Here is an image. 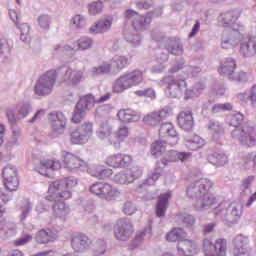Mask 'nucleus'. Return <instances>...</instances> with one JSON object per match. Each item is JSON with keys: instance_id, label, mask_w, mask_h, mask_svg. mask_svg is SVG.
<instances>
[{"instance_id": "f257e3e1", "label": "nucleus", "mask_w": 256, "mask_h": 256, "mask_svg": "<svg viewBox=\"0 0 256 256\" xmlns=\"http://www.w3.org/2000/svg\"><path fill=\"white\" fill-rule=\"evenodd\" d=\"M77 183V178L68 176L49 184L46 200L54 203L52 206L54 217L65 219L69 215V206L65 201L73 197V189L77 187Z\"/></svg>"}, {"instance_id": "f03ea898", "label": "nucleus", "mask_w": 256, "mask_h": 256, "mask_svg": "<svg viewBox=\"0 0 256 256\" xmlns=\"http://www.w3.org/2000/svg\"><path fill=\"white\" fill-rule=\"evenodd\" d=\"M186 195L193 199L198 197L194 209L196 211H203V209H213L217 207V198L213 194L209 193L207 187L203 182H198L197 186H189L186 190Z\"/></svg>"}, {"instance_id": "7ed1b4c3", "label": "nucleus", "mask_w": 256, "mask_h": 256, "mask_svg": "<svg viewBox=\"0 0 256 256\" xmlns=\"http://www.w3.org/2000/svg\"><path fill=\"white\" fill-rule=\"evenodd\" d=\"M160 137H167L166 141H155L151 145V153L154 156L161 155L164 153L167 144L174 147L179 143V136L177 135V130H175V126L172 123H163L159 129Z\"/></svg>"}, {"instance_id": "20e7f679", "label": "nucleus", "mask_w": 256, "mask_h": 256, "mask_svg": "<svg viewBox=\"0 0 256 256\" xmlns=\"http://www.w3.org/2000/svg\"><path fill=\"white\" fill-rule=\"evenodd\" d=\"M143 81V72L135 70L133 72L120 76L113 84L112 89L114 93H123L135 85H139Z\"/></svg>"}, {"instance_id": "39448f33", "label": "nucleus", "mask_w": 256, "mask_h": 256, "mask_svg": "<svg viewBox=\"0 0 256 256\" xmlns=\"http://www.w3.org/2000/svg\"><path fill=\"white\" fill-rule=\"evenodd\" d=\"M57 82V72L55 70H50L44 73L37 80L34 93L39 97H45V95H50L53 91V87H55V83Z\"/></svg>"}, {"instance_id": "423d86ee", "label": "nucleus", "mask_w": 256, "mask_h": 256, "mask_svg": "<svg viewBox=\"0 0 256 256\" xmlns=\"http://www.w3.org/2000/svg\"><path fill=\"white\" fill-rule=\"evenodd\" d=\"M89 190L92 195H96L106 201H115L121 195V192L117 188L105 182H96L90 186Z\"/></svg>"}, {"instance_id": "0eeeda50", "label": "nucleus", "mask_w": 256, "mask_h": 256, "mask_svg": "<svg viewBox=\"0 0 256 256\" xmlns=\"http://www.w3.org/2000/svg\"><path fill=\"white\" fill-rule=\"evenodd\" d=\"M94 105H95V97L93 95L87 94L81 97L74 109L72 122L81 123V121H83V117H85V112L89 111V109L91 107H94Z\"/></svg>"}, {"instance_id": "6e6552de", "label": "nucleus", "mask_w": 256, "mask_h": 256, "mask_svg": "<svg viewBox=\"0 0 256 256\" xmlns=\"http://www.w3.org/2000/svg\"><path fill=\"white\" fill-rule=\"evenodd\" d=\"M203 250L206 256H227V240L217 239L213 245L211 240L203 241Z\"/></svg>"}, {"instance_id": "1a4fd4ad", "label": "nucleus", "mask_w": 256, "mask_h": 256, "mask_svg": "<svg viewBox=\"0 0 256 256\" xmlns=\"http://www.w3.org/2000/svg\"><path fill=\"white\" fill-rule=\"evenodd\" d=\"M133 17H135V19L132 21V27L135 29V31H145V29H147V27H149L153 21V18L150 16V14L141 16L138 15L134 10H126L125 18L131 19Z\"/></svg>"}, {"instance_id": "9d476101", "label": "nucleus", "mask_w": 256, "mask_h": 256, "mask_svg": "<svg viewBox=\"0 0 256 256\" xmlns=\"http://www.w3.org/2000/svg\"><path fill=\"white\" fill-rule=\"evenodd\" d=\"M105 163L108 167H113V169H125V167H129L133 163V157L121 153L112 154L106 158Z\"/></svg>"}, {"instance_id": "9b49d317", "label": "nucleus", "mask_w": 256, "mask_h": 256, "mask_svg": "<svg viewBox=\"0 0 256 256\" xmlns=\"http://www.w3.org/2000/svg\"><path fill=\"white\" fill-rule=\"evenodd\" d=\"M63 167L65 169H68V171H77L79 169L87 170L89 171V164L79 158L78 156L66 153L63 156Z\"/></svg>"}, {"instance_id": "f8f14e48", "label": "nucleus", "mask_w": 256, "mask_h": 256, "mask_svg": "<svg viewBox=\"0 0 256 256\" xmlns=\"http://www.w3.org/2000/svg\"><path fill=\"white\" fill-rule=\"evenodd\" d=\"M114 235L118 241H127L133 235V225L128 220H120L114 229Z\"/></svg>"}, {"instance_id": "ddd939ff", "label": "nucleus", "mask_w": 256, "mask_h": 256, "mask_svg": "<svg viewBox=\"0 0 256 256\" xmlns=\"http://www.w3.org/2000/svg\"><path fill=\"white\" fill-rule=\"evenodd\" d=\"M91 245H93V242L85 234H76L72 237L71 247L75 253H83V251L91 249Z\"/></svg>"}, {"instance_id": "4468645a", "label": "nucleus", "mask_w": 256, "mask_h": 256, "mask_svg": "<svg viewBox=\"0 0 256 256\" xmlns=\"http://www.w3.org/2000/svg\"><path fill=\"white\" fill-rule=\"evenodd\" d=\"M49 121L52 123V129L58 135L65 133V127L67 125V118L63 115V112H56L49 114Z\"/></svg>"}, {"instance_id": "2eb2a0df", "label": "nucleus", "mask_w": 256, "mask_h": 256, "mask_svg": "<svg viewBox=\"0 0 256 256\" xmlns=\"http://www.w3.org/2000/svg\"><path fill=\"white\" fill-rule=\"evenodd\" d=\"M167 83V93H169L170 97H179L181 93H183V90L187 89V83H185L184 80H175L171 77H168L166 79Z\"/></svg>"}, {"instance_id": "dca6fc26", "label": "nucleus", "mask_w": 256, "mask_h": 256, "mask_svg": "<svg viewBox=\"0 0 256 256\" xmlns=\"http://www.w3.org/2000/svg\"><path fill=\"white\" fill-rule=\"evenodd\" d=\"M247 245H249V238L243 235H238L233 239L232 255L243 256L247 255Z\"/></svg>"}, {"instance_id": "f3484780", "label": "nucleus", "mask_w": 256, "mask_h": 256, "mask_svg": "<svg viewBox=\"0 0 256 256\" xmlns=\"http://www.w3.org/2000/svg\"><path fill=\"white\" fill-rule=\"evenodd\" d=\"M184 145L188 151H199L207 145V142L201 136L192 134L185 137Z\"/></svg>"}, {"instance_id": "a211bd4d", "label": "nucleus", "mask_w": 256, "mask_h": 256, "mask_svg": "<svg viewBox=\"0 0 256 256\" xmlns=\"http://www.w3.org/2000/svg\"><path fill=\"white\" fill-rule=\"evenodd\" d=\"M167 117H169V111L162 109L157 112H152L146 115L143 118V121L145 125H150V127H155L156 125H159L161 121H163L164 119H167Z\"/></svg>"}, {"instance_id": "6ab92c4d", "label": "nucleus", "mask_w": 256, "mask_h": 256, "mask_svg": "<svg viewBox=\"0 0 256 256\" xmlns=\"http://www.w3.org/2000/svg\"><path fill=\"white\" fill-rule=\"evenodd\" d=\"M240 53L243 57H252L256 54V42L255 37L246 36L240 43Z\"/></svg>"}, {"instance_id": "aec40b11", "label": "nucleus", "mask_w": 256, "mask_h": 256, "mask_svg": "<svg viewBox=\"0 0 256 256\" xmlns=\"http://www.w3.org/2000/svg\"><path fill=\"white\" fill-rule=\"evenodd\" d=\"M178 253L184 256L197 255V244L193 240L185 239L178 242Z\"/></svg>"}, {"instance_id": "412c9836", "label": "nucleus", "mask_w": 256, "mask_h": 256, "mask_svg": "<svg viewBox=\"0 0 256 256\" xmlns=\"http://www.w3.org/2000/svg\"><path fill=\"white\" fill-rule=\"evenodd\" d=\"M178 125L180 129L184 131H191L194 126L193 113L191 111L186 110L182 111L178 114L177 117Z\"/></svg>"}, {"instance_id": "4be33fe9", "label": "nucleus", "mask_w": 256, "mask_h": 256, "mask_svg": "<svg viewBox=\"0 0 256 256\" xmlns=\"http://www.w3.org/2000/svg\"><path fill=\"white\" fill-rule=\"evenodd\" d=\"M47 169L59 171V169H61V162H59V160L43 159L40 161V164L36 166V171L39 172L40 175L47 176Z\"/></svg>"}, {"instance_id": "5701e85b", "label": "nucleus", "mask_w": 256, "mask_h": 256, "mask_svg": "<svg viewBox=\"0 0 256 256\" xmlns=\"http://www.w3.org/2000/svg\"><path fill=\"white\" fill-rule=\"evenodd\" d=\"M35 239L40 245H46L47 243H53V241L57 240V233L49 228L41 229L37 232Z\"/></svg>"}, {"instance_id": "b1692460", "label": "nucleus", "mask_w": 256, "mask_h": 256, "mask_svg": "<svg viewBox=\"0 0 256 256\" xmlns=\"http://www.w3.org/2000/svg\"><path fill=\"white\" fill-rule=\"evenodd\" d=\"M171 191L160 194L158 197V203L156 205V214L158 217H164L165 211H167V205H169V200L172 197Z\"/></svg>"}, {"instance_id": "393cba45", "label": "nucleus", "mask_w": 256, "mask_h": 256, "mask_svg": "<svg viewBox=\"0 0 256 256\" xmlns=\"http://www.w3.org/2000/svg\"><path fill=\"white\" fill-rule=\"evenodd\" d=\"M93 46V40L91 38L83 37L78 40L77 48L69 45L64 46L63 51H85V49H91Z\"/></svg>"}, {"instance_id": "a878e982", "label": "nucleus", "mask_w": 256, "mask_h": 256, "mask_svg": "<svg viewBox=\"0 0 256 256\" xmlns=\"http://www.w3.org/2000/svg\"><path fill=\"white\" fill-rule=\"evenodd\" d=\"M117 117L121 123H132V121H135V117H137V112L131 108L120 109Z\"/></svg>"}, {"instance_id": "bb28decb", "label": "nucleus", "mask_w": 256, "mask_h": 256, "mask_svg": "<svg viewBox=\"0 0 256 256\" xmlns=\"http://www.w3.org/2000/svg\"><path fill=\"white\" fill-rule=\"evenodd\" d=\"M13 49V41L7 38L0 39V55L2 59H9Z\"/></svg>"}, {"instance_id": "cd10ccee", "label": "nucleus", "mask_w": 256, "mask_h": 256, "mask_svg": "<svg viewBox=\"0 0 256 256\" xmlns=\"http://www.w3.org/2000/svg\"><path fill=\"white\" fill-rule=\"evenodd\" d=\"M185 237H187V232L183 231L181 228H174L166 235V241L170 243L184 241Z\"/></svg>"}, {"instance_id": "c85d7f7f", "label": "nucleus", "mask_w": 256, "mask_h": 256, "mask_svg": "<svg viewBox=\"0 0 256 256\" xmlns=\"http://www.w3.org/2000/svg\"><path fill=\"white\" fill-rule=\"evenodd\" d=\"M240 16L241 14L238 11L231 10L221 14L219 17V21L222 22L223 27H227L228 25H231V23H233L234 21H237Z\"/></svg>"}, {"instance_id": "c756f323", "label": "nucleus", "mask_w": 256, "mask_h": 256, "mask_svg": "<svg viewBox=\"0 0 256 256\" xmlns=\"http://www.w3.org/2000/svg\"><path fill=\"white\" fill-rule=\"evenodd\" d=\"M112 23H113L112 18H107L105 20H101L90 28V32L91 33H105V31H109V29H111Z\"/></svg>"}, {"instance_id": "7c9ffc66", "label": "nucleus", "mask_w": 256, "mask_h": 256, "mask_svg": "<svg viewBox=\"0 0 256 256\" xmlns=\"http://www.w3.org/2000/svg\"><path fill=\"white\" fill-rule=\"evenodd\" d=\"M89 173L92 177H96V179H109L113 175V170L110 168H94L90 169Z\"/></svg>"}, {"instance_id": "2f4dec72", "label": "nucleus", "mask_w": 256, "mask_h": 256, "mask_svg": "<svg viewBox=\"0 0 256 256\" xmlns=\"http://www.w3.org/2000/svg\"><path fill=\"white\" fill-rule=\"evenodd\" d=\"M111 133H113V126H111L109 120L101 122L98 129V135L100 139H105L106 137H109Z\"/></svg>"}, {"instance_id": "473e14b6", "label": "nucleus", "mask_w": 256, "mask_h": 256, "mask_svg": "<svg viewBox=\"0 0 256 256\" xmlns=\"http://www.w3.org/2000/svg\"><path fill=\"white\" fill-rule=\"evenodd\" d=\"M208 161L212 165H225V163H227V155L224 153L214 152L208 156Z\"/></svg>"}, {"instance_id": "72a5a7b5", "label": "nucleus", "mask_w": 256, "mask_h": 256, "mask_svg": "<svg viewBox=\"0 0 256 256\" xmlns=\"http://www.w3.org/2000/svg\"><path fill=\"white\" fill-rule=\"evenodd\" d=\"M135 176L131 173H119L114 176V182L119 185H127V183H133Z\"/></svg>"}, {"instance_id": "f704fd0d", "label": "nucleus", "mask_w": 256, "mask_h": 256, "mask_svg": "<svg viewBox=\"0 0 256 256\" xmlns=\"http://www.w3.org/2000/svg\"><path fill=\"white\" fill-rule=\"evenodd\" d=\"M70 141L74 145H83V143H87V138L78 128L71 133Z\"/></svg>"}, {"instance_id": "c9c22d12", "label": "nucleus", "mask_w": 256, "mask_h": 256, "mask_svg": "<svg viewBox=\"0 0 256 256\" xmlns=\"http://www.w3.org/2000/svg\"><path fill=\"white\" fill-rule=\"evenodd\" d=\"M4 186L6 191H17L19 189V178L4 179Z\"/></svg>"}, {"instance_id": "e433bc0d", "label": "nucleus", "mask_w": 256, "mask_h": 256, "mask_svg": "<svg viewBox=\"0 0 256 256\" xmlns=\"http://www.w3.org/2000/svg\"><path fill=\"white\" fill-rule=\"evenodd\" d=\"M114 136L119 143H121V141H125V139L129 137V128L127 126L119 127L114 133Z\"/></svg>"}, {"instance_id": "4c0bfd02", "label": "nucleus", "mask_w": 256, "mask_h": 256, "mask_svg": "<svg viewBox=\"0 0 256 256\" xmlns=\"http://www.w3.org/2000/svg\"><path fill=\"white\" fill-rule=\"evenodd\" d=\"M170 53L172 55H183V45L179 40L174 39L170 41Z\"/></svg>"}, {"instance_id": "58836bf2", "label": "nucleus", "mask_w": 256, "mask_h": 256, "mask_svg": "<svg viewBox=\"0 0 256 256\" xmlns=\"http://www.w3.org/2000/svg\"><path fill=\"white\" fill-rule=\"evenodd\" d=\"M208 129L209 131L214 133V137H219L223 135V133H225V131L223 130V125H221V123L219 122H210Z\"/></svg>"}, {"instance_id": "ea45409f", "label": "nucleus", "mask_w": 256, "mask_h": 256, "mask_svg": "<svg viewBox=\"0 0 256 256\" xmlns=\"http://www.w3.org/2000/svg\"><path fill=\"white\" fill-rule=\"evenodd\" d=\"M78 130L80 131V133H82V135H84L87 140L89 139V137H91V135H93V123H84L78 128Z\"/></svg>"}, {"instance_id": "a19ab883", "label": "nucleus", "mask_w": 256, "mask_h": 256, "mask_svg": "<svg viewBox=\"0 0 256 256\" xmlns=\"http://www.w3.org/2000/svg\"><path fill=\"white\" fill-rule=\"evenodd\" d=\"M178 155H179V152L175 150L168 151L165 154L164 158L162 159V163L164 167H166L167 163H173L175 161H178Z\"/></svg>"}, {"instance_id": "79ce46f5", "label": "nucleus", "mask_w": 256, "mask_h": 256, "mask_svg": "<svg viewBox=\"0 0 256 256\" xmlns=\"http://www.w3.org/2000/svg\"><path fill=\"white\" fill-rule=\"evenodd\" d=\"M3 179H17V168L6 166L2 172Z\"/></svg>"}, {"instance_id": "37998d69", "label": "nucleus", "mask_w": 256, "mask_h": 256, "mask_svg": "<svg viewBox=\"0 0 256 256\" xmlns=\"http://www.w3.org/2000/svg\"><path fill=\"white\" fill-rule=\"evenodd\" d=\"M105 249V240H98L92 247L93 255H103V253H105Z\"/></svg>"}, {"instance_id": "c03bdc74", "label": "nucleus", "mask_w": 256, "mask_h": 256, "mask_svg": "<svg viewBox=\"0 0 256 256\" xmlns=\"http://www.w3.org/2000/svg\"><path fill=\"white\" fill-rule=\"evenodd\" d=\"M88 11L90 15H99L103 11V2L97 1L89 4Z\"/></svg>"}, {"instance_id": "a18cd8bd", "label": "nucleus", "mask_w": 256, "mask_h": 256, "mask_svg": "<svg viewBox=\"0 0 256 256\" xmlns=\"http://www.w3.org/2000/svg\"><path fill=\"white\" fill-rule=\"evenodd\" d=\"M220 75H228L231 77L233 75V71H235V65H222L218 68Z\"/></svg>"}, {"instance_id": "49530a36", "label": "nucleus", "mask_w": 256, "mask_h": 256, "mask_svg": "<svg viewBox=\"0 0 256 256\" xmlns=\"http://www.w3.org/2000/svg\"><path fill=\"white\" fill-rule=\"evenodd\" d=\"M33 239V236L29 235V234H26L24 235L23 237L17 239L14 241V245L16 247H21L23 245H27V243L31 242Z\"/></svg>"}, {"instance_id": "de8ad7c7", "label": "nucleus", "mask_w": 256, "mask_h": 256, "mask_svg": "<svg viewBox=\"0 0 256 256\" xmlns=\"http://www.w3.org/2000/svg\"><path fill=\"white\" fill-rule=\"evenodd\" d=\"M160 177L161 170L156 168L152 176L144 182V185H153V183H155V181H157Z\"/></svg>"}, {"instance_id": "09e8293b", "label": "nucleus", "mask_w": 256, "mask_h": 256, "mask_svg": "<svg viewBox=\"0 0 256 256\" xmlns=\"http://www.w3.org/2000/svg\"><path fill=\"white\" fill-rule=\"evenodd\" d=\"M51 23V19L47 15H41L38 18V24L42 29H49V24Z\"/></svg>"}, {"instance_id": "8fccbe9b", "label": "nucleus", "mask_w": 256, "mask_h": 256, "mask_svg": "<svg viewBox=\"0 0 256 256\" xmlns=\"http://www.w3.org/2000/svg\"><path fill=\"white\" fill-rule=\"evenodd\" d=\"M135 211H137V207H135L134 204L129 201L124 203L123 213H125V215H133Z\"/></svg>"}, {"instance_id": "3c124183", "label": "nucleus", "mask_w": 256, "mask_h": 256, "mask_svg": "<svg viewBox=\"0 0 256 256\" xmlns=\"http://www.w3.org/2000/svg\"><path fill=\"white\" fill-rule=\"evenodd\" d=\"M255 137H256V130L254 128H250L249 134L247 136L242 134L241 141H242V143H245V141H250V143H251V142L255 141Z\"/></svg>"}, {"instance_id": "603ef678", "label": "nucleus", "mask_w": 256, "mask_h": 256, "mask_svg": "<svg viewBox=\"0 0 256 256\" xmlns=\"http://www.w3.org/2000/svg\"><path fill=\"white\" fill-rule=\"evenodd\" d=\"M241 123H243V115L242 114L233 115L230 119V125H232V127H239V125H241Z\"/></svg>"}, {"instance_id": "864d4df0", "label": "nucleus", "mask_w": 256, "mask_h": 256, "mask_svg": "<svg viewBox=\"0 0 256 256\" xmlns=\"http://www.w3.org/2000/svg\"><path fill=\"white\" fill-rule=\"evenodd\" d=\"M66 75L71 76L72 83H79V81H81V78L83 77L81 72H69V71H67Z\"/></svg>"}, {"instance_id": "5fc2aeb1", "label": "nucleus", "mask_w": 256, "mask_h": 256, "mask_svg": "<svg viewBox=\"0 0 256 256\" xmlns=\"http://www.w3.org/2000/svg\"><path fill=\"white\" fill-rule=\"evenodd\" d=\"M72 23L75 27H83V25H85V19H83L81 15H76L72 18Z\"/></svg>"}, {"instance_id": "6e6d98bb", "label": "nucleus", "mask_w": 256, "mask_h": 256, "mask_svg": "<svg viewBox=\"0 0 256 256\" xmlns=\"http://www.w3.org/2000/svg\"><path fill=\"white\" fill-rule=\"evenodd\" d=\"M111 71V66L102 65L96 68V75H104V73H109Z\"/></svg>"}, {"instance_id": "4d7b16f0", "label": "nucleus", "mask_w": 256, "mask_h": 256, "mask_svg": "<svg viewBox=\"0 0 256 256\" xmlns=\"http://www.w3.org/2000/svg\"><path fill=\"white\" fill-rule=\"evenodd\" d=\"M191 159V152H178V161H188Z\"/></svg>"}, {"instance_id": "13d9d810", "label": "nucleus", "mask_w": 256, "mask_h": 256, "mask_svg": "<svg viewBox=\"0 0 256 256\" xmlns=\"http://www.w3.org/2000/svg\"><path fill=\"white\" fill-rule=\"evenodd\" d=\"M200 27H201V23H199V21H196L195 25L192 28V31L189 34V37H195L197 33H199Z\"/></svg>"}, {"instance_id": "bf43d9fd", "label": "nucleus", "mask_w": 256, "mask_h": 256, "mask_svg": "<svg viewBox=\"0 0 256 256\" xmlns=\"http://www.w3.org/2000/svg\"><path fill=\"white\" fill-rule=\"evenodd\" d=\"M19 114L22 115V117H27V115H29V105H22L19 109Z\"/></svg>"}, {"instance_id": "052dcab7", "label": "nucleus", "mask_w": 256, "mask_h": 256, "mask_svg": "<svg viewBox=\"0 0 256 256\" xmlns=\"http://www.w3.org/2000/svg\"><path fill=\"white\" fill-rule=\"evenodd\" d=\"M183 222L186 223V225H193V223H195V218H193L191 215H186Z\"/></svg>"}, {"instance_id": "680f3d73", "label": "nucleus", "mask_w": 256, "mask_h": 256, "mask_svg": "<svg viewBox=\"0 0 256 256\" xmlns=\"http://www.w3.org/2000/svg\"><path fill=\"white\" fill-rule=\"evenodd\" d=\"M144 237H145V230L142 231V232H138V233L136 234V236H135L134 241H135L136 243H141V241H143Z\"/></svg>"}, {"instance_id": "e2e57ef3", "label": "nucleus", "mask_w": 256, "mask_h": 256, "mask_svg": "<svg viewBox=\"0 0 256 256\" xmlns=\"http://www.w3.org/2000/svg\"><path fill=\"white\" fill-rule=\"evenodd\" d=\"M255 201H256V191L248 199V201L246 203V207H251V205H253V203H255Z\"/></svg>"}, {"instance_id": "0e129e2a", "label": "nucleus", "mask_w": 256, "mask_h": 256, "mask_svg": "<svg viewBox=\"0 0 256 256\" xmlns=\"http://www.w3.org/2000/svg\"><path fill=\"white\" fill-rule=\"evenodd\" d=\"M6 115L8 117V120L10 121V123H15L16 119H15V114L13 113L12 110H8L6 112Z\"/></svg>"}, {"instance_id": "69168bd1", "label": "nucleus", "mask_w": 256, "mask_h": 256, "mask_svg": "<svg viewBox=\"0 0 256 256\" xmlns=\"http://www.w3.org/2000/svg\"><path fill=\"white\" fill-rule=\"evenodd\" d=\"M44 115H45V110H39L38 112H36V114L34 115L31 121L33 122L36 119H41V117H44Z\"/></svg>"}, {"instance_id": "338daca9", "label": "nucleus", "mask_w": 256, "mask_h": 256, "mask_svg": "<svg viewBox=\"0 0 256 256\" xmlns=\"http://www.w3.org/2000/svg\"><path fill=\"white\" fill-rule=\"evenodd\" d=\"M213 229H215V224H213V223L207 224L204 227V233H211V231H213Z\"/></svg>"}, {"instance_id": "774afa93", "label": "nucleus", "mask_w": 256, "mask_h": 256, "mask_svg": "<svg viewBox=\"0 0 256 256\" xmlns=\"http://www.w3.org/2000/svg\"><path fill=\"white\" fill-rule=\"evenodd\" d=\"M220 111H223L221 104H216L212 107V113H219Z\"/></svg>"}]
</instances>
